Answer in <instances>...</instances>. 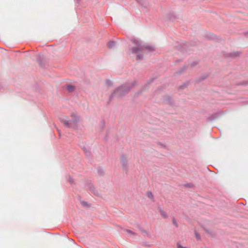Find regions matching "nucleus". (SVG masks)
<instances>
[{
    "label": "nucleus",
    "instance_id": "obj_1",
    "mask_svg": "<svg viewBox=\"0 0 248 248\" xmlns=\"http://www.w3.org/2000/svg\"><path fill=\"white\" fill-rule=\"evenodd\" d=\"M61 121L66 127L75 128L78 126L80 118L77 113H72L70 118L64 117L61 119Z\"/></svg>",
    "mask_w": 248,
    "mask_h": 248
},
{
    "label": "nucleus",
    "instance_id": "obj_2",
    "mask_svg": "<svg viewBox=\"0 0 248 248\" xmlns=\"http://www.w3.org/2000/svg\"><path fill=\"white\" fill-rule=\"evenodd\" d=\"M129 91V89L126 85L123 86L117 89L113 93V95L118 97L122 96L126 94Z\"/></svg>",
    "mask_w": 248,
    "mask_h": 248
},
{
    "label": "nucleus",
    "instance_id": "obj_3",
    "mask_svg": "<svg viewBox=\"0 0 248 248\" xmlns=\"http://www.w3.org/2000/svg\"><path fill=\"white\" fill-rule=\"evenodd\" d=\"M147 47L141 46L140 45H138L137 46L134 47L132 48V52L133 53L137 54V59H140L141 57L140 55V52H143Z\"/></svg>",
    "mask_w": 248,
    "mask_h": 248
},
{
    "label": "nucleus",
    "instance_id": "obj_4",
    "mask_svg": "<svg viewBox=\"0 0 248 248\" xmlns=\"http://www.w3.org/2000/svg\"><path fill=\"white\" fill-rule=\"evenodd\" d=\"M67 89L69 92H72L74 90L75 87L72 85H68Z\"/></svg>",
    "mask_w": 248,
    "mask_h": 248
},
{
    "label": "nucleus",
    "instance_id": "obj_5",
    "mask_svg": "<svg viewBox=\"0 0 248 248\" xmlns=\"http://www.w3.org/2000/svg\"><path fill=\"white\" fill-rule=\"evenodd\" d=\"M108 45V46L111 48L114 45V43L112 42H109Z\"/></svg>",
    "mask_w": 248,
    "mask_h": 248
},
{
    "label": "nucleus",
    "instance_id": "obj_6",
    "mask_svg": "<svg viewBox=\"0 0 248 248\" xmlns=\"http://www.w3.org/2000/svg\"><path fill=\"white\" fill-rule=\"evenodd\" d=\"M161 214L162 215V216L163 217H167V215L165 213V212L163 211H161Z\"/></svg>",
    "mask_w": 248,
    "mask_h": 248
},
{
    "label": "nucleus",
    "instance_id": "obj_7",
    "mask_svg": "<svg viewBox=\"0 0 248 248\" xmlns=\"http://www.w3.org/2000/svg\"><path fill=\"white\" fill-rule=\"evenodd\" d=\"M177 247L179 248H184L183 247H182L180 243H178L177 244Z\"/></svg>",
    "mask_w": 248,
    "mask_h": 248
},
{
    "label": "nucleus",
    "instance_id": "obj_8",
    "mask_svg": "<svg viewBox=\"0 0 248 248\" xmlns=\"http://www.w3.org/2000/svg\"><path fill=\"white\" fill-rule=\"evenodd\" d=\"M127 232L130 233H132V232L130 230H127Z\"/></svg>",
    "mask_w": 248,
    "mask_h": 248
},
{
    "label": "nucleus",
    "instance_id": "obj_9",
    "mask_svg": "<svg viewBox=\"0 0 248 248\" xmlns=\"http://www.w3.org/2000/svg\"><path fill=\"white\" fill-rule=\"evenodd\" d=\"M150 50H154V48L151 47V48H150Z\"/></svg>",
    "mask_w": 248,
    "mask_h": 248
},
{
    "label": "nucleus",
    "instance_id": "obj_10",
    "mask_svg": "<svg viewBox=\"0 0 248 248\" xmlns=\"http://www.w3.org/2000/svg\"><path fill=\"white\" fill-rule=\"evenodd\" d=\"M150 195H149V197H152V194H151V193H150Z\"/></svg>",
    "mask_w": 248,
    "mask_h": 248
},
{
    "label": "nucleus",
    "instance_id": "obj_11",
    "mask_svg": "<svg viewBox=\"0 0 248 248\" xmlns=\"http://www.w3.org/2000/svg\"><path fill=\"white\" fill-rule=\"evenodd\" d=\"M150 195H149V197H152V194H151V193H150Z\"/></svg>",
    "mask_w": 248,
    "mask_h": 248
},
{
    "label": "nucleus",
    "instance_id": "obj_12",
    "mask_svg": "<svg viewBox=\"0 0 248 248\" xmlns=\"http://www.w3.org/2000/svg\"><path fill=\"white\" fill-rule=\"evenodd\" d=\"M150 195H149V197H152V194H151V193H150Z\"/></svg>",
    "mask_w": 248,
    "mask_h": 248
},
{
    "label": "nucleus",
    "instance_id": "obj_13",
    "mask_svg": "<svg viewBox=\"0 0 248 248\" xmlns=\"http://www.w3.org/2000/svg\"><path fill=\"white\" fill-rule=\"evenodd\" d=\"M197 238H199V236L197 234H196Z\"/></svg>",
    "mask_w": 248,
    "mask_h": 248
}]
</instances>
